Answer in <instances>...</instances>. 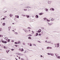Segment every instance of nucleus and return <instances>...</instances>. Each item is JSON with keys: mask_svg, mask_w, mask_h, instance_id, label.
Instances as JSON below:
<instances>
[{"mask_svg": "<svg viewBox=\"0 0 60 60\" xmlns=\"http://www.w3.org/2000/svg\"><path fill=\"white\" fill-rule=\"evenodd\" d=\"M15 44H17V42H15Z\"/></svg>", "mask_w": 60, "mask_h": 60, "instance_id": "nucleus-44", "label": "nucleus"}, {"mask_svg": "<svg viewBox=\"0 0 60 60\" xmlns=\"http://www.w3.org/2000/svg\"><path fill=\"white\" fill-rule=\"evenodd\" d=\"M26 8H31V7H26Z\"/></svg>", "mask_w": 60, "mask_h": 60, "instance_id": "nucleus-31", "label": "nucleus"}, {"mask_svg": "<svg viewBox=\"0 0 60 60\" xmlns=\"http://www.w3.org/2000/svg\"><path fill=\"white\" fill-rule=\"evenodd\" d=\"M30 46H32V44H31L30 45Z\"/></svg>", "mask_w": 60, "mask_h": 60, "instance_id": "nucleus-57", "label": "nucleus"}, {"mask_svg": "<svg viewBox=\"0 0 60 60\" xmlns=\"http://www.w3.org/2000/svg\"><path fill=\"white\" fill-rule=\"evenodd\" d=\"M15 34L16 35L18 34V33L17 32H15Z\"/></svg>", "mask_w": 60, "mask_h": 60, "instance_id": "nucleus-17", "label": "nucleus"}, {"mask_svg": "<svg viewBox=\"0 0 60 60\" xmlns=\"http://www.w3.org/2000/svg\"><path fill=\"white\" fill-rule=\"evenodd\" d=\"M15 46L16 47H17V45H15Z\"/></svg>", "mask_w": 60, "mask_h": 60, "instance_id": "nucleus-52", "label": "nucleus"}, {"mask_svg": "<svg viewBox=\"0 0 60 60\" xmlns=\"http://www.w3.org/2000/svg\"><path fill=\"white\" fill-rule=\"evenodd\" d=\"M11 17L12 16H13V15H12V14H10L9 15Z\"/></svg>", "mask_w": 60, "mask_h": 60, "instance_id": "nucleus-16", "label": "nucleus"}, {"mask_svg": "<svg viewBox=\"0 0 60 60\" xmlns=\"http://www.w3.org/2000/svg\"><path fill=\"white\" fill-rule=\"evenodd\" d=\"M40 57H43V56H42V55L40 56Z\"/></svg>", "mask_w": 60, "mask_h": 60, "instance_id": "nucleus-46", "label": "nucleus"}, {"mask_svg": "<svg viewBox=\"0 0 60 60\" xmlns=\"http://www.w3.org/2000/svg\"><path fill=\"white\" fill-rule=\"evenodd\" d=\"M1 31H2V28H0V32H1Z\"/></svg>", "mask_w": 60, "mask_h": 60, "instance_id": "nucleus-19", "label": "nucleus"}, {"mask_svg": "<svg viewBox=\"0 0 60 60\" xmlns=\"http://www.w3.org/2000/svg\"><path fill=\"white\" fill-rule=\"evenodd\" d=\"M3 47L4 48V49H5V48H6V47H5V46H4V45H3Z\"/></svg>", "mask_w": 60, "mask_h": 60, "instance_id": "nucleus-18", "label": "nucleus"}, {"mask_svg": "<svg viewBox=\"0 0 60 60\" xmlns=\"http://www.w3.org/2000/svg\"><path fill=\"white\" fill-rule=\"evenodd\" d=\"M9 52V51H8L7 52V53H8V52Z\"/></svg>", "mask_w": 60, "mask_h": 60, "instance_id": "nucleus-56", "label": "nucleus"}, {"mask_svg": "<svg viewBox=\"0 0 60 60\" xmlns=\"http://www.w3.org/2000/svg\"><path fill=\"white\" fill-rule=\"evenodd\" d=\"M45 43H48V41L47 40H46L45 41Z\"/></svg>", "mask_w": 60, "mask_h": 60, "instance_id": "nucleus-25", "label": "nucleus"}, {"mask_svg": "<svg viewBox=\"0 0 60 60\" xmlns=\"http://www.w3.org/2000/svg\"><path fill=\"white\" fill-rule=\"evenodd\" d=\"M45 20L46 21H48V22H50V20H49L48 19H47L46 18V19H45Z\"/></svg>", "mask_w": 60, "mask_h": 60, "instance_id": "nucleus-5", "label": "nucleus"}, {"mask_svg": "<svg viewBox=\"0 0 60 60\" xmlns=\"http://www.w3.org/2000/svg\"><path fill=\"white\" fill-rule=\"evenodd\" d=\"M23 30H24V32L26 33H27V31L26 30H25L24 29H23Z\"/></svg>", "mask_w": 60, "mask_h": 60, "instance_id": "nucleus-12", "label": "nucleus"}, {"mask_svg": "<svg viewBox=\"0 0 60 60\" xmlns=\"http://www.w3.org/2000/svg\"><path fill=\"white\" fill-rule=\"evenodd\" d=\"M3 20H4L5 19V18H3Z\"/></svg>", "mask_w": 60, "mask_h": 60, "instance_id": "nucleus-48", "label": "nucleus"}, {"mask_svg": "<svg viewBox=\"0 0 60 60\" xmlns=\"http://www.w3.org/2000/svg\"><path fill=\"white\" fill-rule=\"evenodd\" d=\"M50 23L51 24V25H52V24H53V23Z\"/></svg>", "mask_w": 60, "mask_h": 60, "instance_id": "nucleus-49", "label": "nucleus"}, {"mask_svg": "<svg viewBox=\"0 0 60 60\" xmlns=\"http://www.w3.org/2000/svg\"><path fill=\"white\" fill-rule=\"evenodd\" d=\"M15 17H16V18H18V19L19 18V15H16Z\"/></svg>", "mask_w": 60, "mask_h": 60, "instance_id": "nucleus-10", "label": "nucleus"}, {"mask_svg": "<svg viewBox=\"0 0 60 60\" xmlns=\"http://www.w3.org/2000/svg\"><path fill=\"white\" fill-rule=\"evenodd\" d=\"M1 20H3V18L1 19Z\"/></svg>", "mask_w": 60, "mask_h": 60, "instance_id": "nucleus-59", "label": "nucleus"}, {"mask_svg": "<svg viewBox=\"0 0 60 60\" xmlns=\"http://www.w3.org/2000/svg\"><path fill=\"white\" fill-rule=\"evenodd\" d=\"M19 59H20V57H19Z\"/></svg>", "mask_w": 60, "mask_h": 60, "instance_id": "nucleus-55", "label": "nucleus"}, {"mask_svg": "<svg viewBox=\"0 0 60 60\" xmlns=\"http://www.w3.org/2000/svg\"><path fill=\"white\" fill-rule=\"evenodd\" d=\"M27 29H31V28H30V27H28L27 28Z\"/></svg>", "mask_w": 60, "mask_h": 60, "instance_id": "nucleus-37", "label": "nucleus"}, {"mask_svg": "<svg viewBox=\"0 0 60 60\" xmlns=\"http://www.w3.org/2000/svg\"><path fill=\"white\" fill-rule=\"evenodd\" d=\"M42 13H40L39 14V15H42Z\"/></svg>", "mask_w": 60, "mask_h": 60, "instance_id": "nucleus-33", "label": "nucleus"}, {"mask_svg": "<svg viewBox=\"0 0 60 60\" xmlns=\"http://www.w3.org/2000/svg\"><path fill=\"white\" fill-rule=\"evenodd\" d=\"M12 31H14V32H15V31H14V30H12Z\"/></svg>", "mask_w": 60, "mask_h": 60, "instance_id": "nucleus-61", "label": "nucleus"}, {"mask_svg": "<svg viewBox=\"0 0 60 60\" xmlns=\"http://www.w3.org/2000/svg\"><path fill=\"white\" fill-rule=\"evenodd\" d=\"M51 41H48V43H51Z\"/></svg>", "mask_w": 60, "mask_h": 60, "instance_id": "nucleus-22", "label": "nucleus"}, {"mask_svg": "<svg viewBox=\"0 0 60 60\" xmlns=\"http://www.w3.org/2000/svg\"><path fill=\"white\" fill-rule=\"evenodd\" d=\"M50 55H51V56H53V53H51Z\"/></svg>", "mask_w": 60, "mask_h": 60, "instance_id": "nucleus-32", "label": "nucleus"}, {"mask_svg": "<svg viewBox=\"0 0 60 60\" xmlns=\"http://www.w3.org/2000/svg\"><path fill=\"white\" fill-rule=\"evenodd\" d=\"M45 11H48V9H47V8H45Z\"/></svg>", "mask_w": 60, "mask_h": 60, "instance_id": "nucleus-15", "label": "nucleus"}, {"mask_svg": "<svg viewBox=\"0 0 60 60\" xmlns=\"http://www.w3.org/2000/svg\"><path fill=\"white\" fill-rule=\"evenodd\" d=\"M20 55H23L22 54H21V53H20Z\"/></svg>", "mask_w": 60, "mask_h": 60, "instance_id": "nucleus-41", "label": "nucleus"}, {"mask_svg": "<svg viewBox=\"0 0 60 60\" xmlns=\"http://www.w3.org/2000/svg\"><path fill=\"white\" fill-rule=\"evenodd\" d=\"M42 29H44V27H42L41 28Z\"/></svg>", "mask_w": 60, "mask_h": 60, "instance_id": "nucleus-40", "label": "nucleus"}, {"mask_svg": "<svg viewBox=\"0 0 60 60\" xmlns=\"http://www.w3.org/2000/svg\"><path fill=\"white\" fill-rule=\"evenodd\" d=\"M38 33H36V35H35V36H38Z\"/></svg>", "mask_w": 60, "mask_h": 60, "instance_id": "nucleus-21", "label": "nucleus"}, {"mask_svg": "<svg viewBox=\"0 0 60 60\" xmlns=\"http://www.w3.org/2000/svg\"><path fill=\"white\" fill-rule=\"evenodd\" d=\"M4 39H5V40H7V39H8V38L6 37L4 38Z\"/></svg>", "mask_w": 60, "mask_h": 60, "instance_id": "nucleus-26", "label": "nucleus"}, {"mask_svg": "<svg viewBox=\"0 0 60 60\" xmlns=\"http://www.w3.org/2000/svg\"><path fill=\"white\" fill-rule=\"evenodd\" d=\"M59 47V43H58L57 44V48Z\"/></svg>", "mask_w": 60, "mask_h": 60, "instance_id": "nucleus-6", "label": "nucleus"}, {"mask_svg": "<svg viewBox=\"0 0 60 60\" xmlns=\"http://www.w3.org/2000/svg\"><path fill=\"white\" fill-rule=\"evenodd\" d=\"M50 10L52 11H55V9L54 8H51Z\"/></svg>", "mask_w": 60, "mask_h": 60, "instance_id": "nucleus-1", "label": "nucleus"}, {"mask_svg": "<svg viewBox=\"0 0 60 60\" xmlns=\"http://www.w3.org/2000/svg\"><path fill=\"white\" fill-rule=\"evenodd\" d=\"M13 24H14V23H13Z\"/></svg>", "mask_w": 60, "mask_h": 60, "instance_id": "nucleus-64", "label": "nucleus"}, {"mask_svg": "<svg viewBox=\"0 0 60 60\" xmlns=\"http://www.w3.org/2000/svg\"><path fill=\"white\" fill-rule=\"evenodd\" d=\"M24 11H27V9H26V7H25L24 8Z\"/></svg>", "mask_w": 60, "mask_h": 60, "instance_id": "nucleus-2", "label": "nucleus"}, {"mask_svg": "<svg viewBox=\"0 0 60 60\" xmlns=\"http://www.w3.org/2000/svg\"><path fill=\"white\" fill-rule=\"evenodd\" d=\"M35 18H39V16H38V15H36Z\"/></svg>", "mask_w": 60, "mask_h": 60, "instance_id": "nucleus-13", "label": "nucleus"}, {"mask_svg": "<svg viewBox=\"0 0 60 60\" xmlns=\"http://www.w3.org/2000/svg\"><path fill=\"white\" fill-rule=\"evenodd\" d=\"M15 59L16 60H18L17 59H16V58H15Z\"/></svg>", "mask_w": 60, "mask_h": 60, "instance_id": "nucleus-62", "label": "nucleus"}, {"mask_svg": "<svg viewBox=\"0 0 60 60\" xmlns=\"http://www.w3.org/2000/svg\"><path fill=\"white\" fill-rule=\"evenodd\" d=\"M28 39H31V37H28Z\"/></svg>", "mask_w": 60, "mask_h": 60, "instance_id": "nucleus-29", "label": "nucleus"}, {"mask_svg": "<svg viewBox=\"0 0 60 60\" xmlns=\"http://www.w3.org/2000/svg\"><path fill=\"white\" fill-rule=\"evenodd\" d=\"M11 26H9L8 27V30H10V29H11Z\"/></svg>", "mask_w": 60, "mask_h": 60, "instance_id": "nucleus-20", "label": "nucleus"}, {"mask_svg": "<svg viewBox=\"0 0 60 60\" xmlns=\"http://www.w3.org/2000/svg\"><path fill=\"white\" fill-rule=\"evenodd\" d=\"M11 42H14V40H12L11 41Z\"/></svg>", "mask_w": 60, "mask_h": 60, "instance_id": "nucleus-42", "label": "nucleus"}, {"mask_svg": "<svg viewBox=\"0 0 60 60\" xmlns=\"http://www.w3.org/2000/svg\"><path fill=\"white\" fill-rule=\"evenodd\" d=\"M19 50H21V49L20 48L19 49Z\"/></svg>", "mask_w": 60, "mask_h": 60, "instance_id": "nucleus-47", "label": "nucleus"}, {"mask_svg": "<svg viewBox=\"0 0 60 60\" xmlns=\"http://www.w3.org/2000/svg\"><path fill=\"white\" fill-rule=\"evenodd\" d=\"M0 46H1V45L0 44Z\"/></svg>", "mask_w": 60, "mask_h": 60, "instance_id": "nucleus-63", "label": "nucleus"}, {"mask_svg": "<svg viewBox=\"0 0 60 60\" xmlns=\"http://www.w3.org/2000/svg\"><path fill=\"white\" fill-rule=\"evenodd\" d=\"M50 19L51 21H53V20H55V19L52 18L51 19V18H50L49 19Z\"/></svg>", "mask_w": 60, "mask_h": 60, "instance_id": "nucleus-3", "label": "nucleus"}, {"mask_svg": "<svg viewBox=\"0 0 60 60\" xmlns=\"http://www.w3.org/2000/svg\"><path fill=\"white\" fill-rule=\"evenodd\" d=\"M39 36H41V34H39Z\"/></svg>", "mask_w": 60, "mask_h": 60, "instance_id": "nucleus-51", "label": "nucleus"}, {"mask_svg": "<svg viewBox=\"0 0 60 60\" xmlns=\"http://www.w3.org/2000/svg\"><path fill=\"white\" fill-rule=\"evenodd\" d=\"M5 23H4L2 24V25L3 26H5Z\"/></svg>", "mask_w": 60, "mask_h": 60, "instance_id": "nucleus-8", "label": "nucleus"}, {"mask_svg": "<svg viewBox=\"0 0 60 60\" xmlns=\"http://www.w3.org/2000/svg\"><path fill=\"white\" fill-rule=\"evenodd\" d=\"M22 16H24V17H25V16L26 15H23Z\"/></svg>", "mask_w": 60, "mask_h": 60, "instance_id": "nucleus-45", "label": "nucleus"}, {"mask_svg": "<svg viewBox=\"0 0 60 60\" xmlns=\"http://www.w3.org/2000/svg\"><path fill=\"white\" fill-rule=\"evenodd\" d=\"M24 50L23 49H21V51L22 52L23 51H24Z\"/></svg>", "mask_w": 60, "mask_h": 60, "instance_id": "nucleus-24", "label": "nucleus"}, {"mask_svg": "<svg viewBox=\"0 0 60 60\" xmlns=\"http://www.w3.org/2000/svg\"><path fill=\"white\" fill-rule=\"evenodd\" d=\"M41 30L40 29L38 31V33H40V32H41Z\"/></svg>", "mask_w": 60, "mask_h": 60, "instance_id": "nucleus-11", "label": "nucleus"}, {"mask_svg": "<svg viewBox=\"0 0 60 60\" xmlns=\"http://www.w3.org/2000/svg\"><path fill=\"white\" fill-rule=\"evenodd\" d=\"M50 54H51V53H48V55H50Z\"/></svg>", "mask_w": 60, "mask_h": 60, "instance_id": "nucleus-35", "label": "nucleus"}, {"mask_svg": "<svg viewBox=\"0 0 60 60\" xmlns=\"http://www.w3.org/2000/svg\"><path fill=\"white\" fill-rule=\"evenodd\" d=\"M49 49H52V47H49Z\"/></svg>", "mask_w": 60, "mask_h": 60, "instance_id": "nucleus-38", "label": "nucleus"}, {"mask_svg": "<svg viewBox=\"0 0 60 60\" xmlns=\"http://www.w3.org/2000/svg\"><path fill=\"white\" fill-rule=\"evenodd\" d=\"M1 36H2V35H0V37H1Z\"/></svg>", "mask_w": 60, "mask_h": 60, "instance_id": "nucleus-54", "label": "nucleus"}, {"mask_svg": "<svg viewBox=\"0 0 60 60\" xmlns=\"http://www.w3.org/2000/svg\"><path fill=\"white\" fill-rule=\"evenodd\" d=\"M57 58L58 59H60V56H58L57 57Z\"/></svg>", "mask_w": 60, "mask_h": 60, "instance_id": "nucleus-27", "label": "nucleus"}, {"mask_svg": "<svg viewBox=\"0 0 60 60\" xmlns=\"http://www.w3.org/2000/svg\"><path fill=\"white\" fill-rule=\"evenodd\" d=\"M10 39H8V42H10Z\"/></svg>", "mask_w": 60, "mask_h": 60, "instance_id": "nucleus-39", "label": "nucleus"}, {"mask_svg": "<svg viewBox=\"0 0 60 60\" xmlns=\"http://www.w3.org/2000/svg\"><path fill=\"white\" fill-rule=\"evenodd\" d=\"M6 17H7V16H4V18H6Z\"/></svg>", "mask_w": 60, "mask_h": 60, "instance_id": "nucleus-50", "label": "nucleus"}, {"mask_svg": "<svg viewBox=\"0 0 60 60\" xmlns=\"http://www.w3.org/2000/svg\"><path fill=\"white\" fill-rule=\"evenodd\" d=\"M47 49H49V47H47V48H46Z\"/></svg>", "mask_w": 60, "mask_h": 60, "instance_id": "nucleus-28", "label": "nucleus"}, {"mask_svg": "<svg viewBox=\"0 0 60 60\" xmlns=\"http://www.w3.org/2000/svg\"><path fill=\"white\" fill-rule=\"evenodd\" d=\"M28 36H32V35L31 34H29L28 35Z\"/></svg>", "mask_w": 60, "mask_h": 60, "instance_id": "nucleus-23", "label": "nucleus"}, {"mask_svg": "<svg viewBox=\"0 0 60 60\" xmlns=\"http://www.w3.org/2000/svg\"><path fill=\"white\" fill-rule=\"evenodd\" d=\"M2 42H3V43H7V42L6 41H2Z\"/></svg>", "mask_w": 60, "mask_h": 60, "instance_id": "nucleus-7", "label": "nucleus"}, {"mask_svg": "<svg viewBox=\"0 0 60 60\" xmlns=\"http://www.w3.org/2000/svg\"><path fill=\"white\" fill-rule=\"evenodd\" d=\"M59 55L57 53H56L55 54V56H56V57H57Z\"/></svg>", "mask_w": 60, "mask_h": 60, "instance_id": "nucleus-9", "label": "nucleus"}, {"mask_svg": "<svg viewBox=\"0 0 60 60\" xmlns=\"http://www.w3.org/2000/svg\"><path fill=\"white\" fill-rule=\"evenodd\" d=\"M48 4H51V1H48Z\"/></svg>", "mask_w": 60, "mask_h": 60, "instance_id": "nucleus-4", "label": "nucleus"}, {"mask_svg": "<svg viewBox=\"0 0 60 60\" xmlns=\"http://www.w3.org/2000/svg\"><path fill=\"white\" fill-rule=\"evenodd\" d=\"M11 50L12 51H13L14 50V49H11Z\"/></svg>", "mask_w": 60, "mask_h": 60, "instance_id": "nucleus-30", "label": "nucleus"}, {"mask_svg": "<svg viewBox=\"0 0 60 60\" xmlns=\"http://www.w3.org/2000/svg\"><path fill=\"white\" fill-rule=\"evenodd\" d=\"M32 33H34V31H32Z\"/></svg>", "mask_w": 60, "mask_h": 60, "instance_id": "nucleus-53", "label": "nucleus"}, {"mask_svg": "<svg viewBox=\"0 0 60 60\" xmlns=\"http://www.w3.org/2000/svg\"><path fill=\"white\" fill-rule=\"evenodd\" d=\"M26 17L27 18H29V16L28 15H26Z\"/></svg>", "mask_w": 60, "mask_h": 60, "instance_id": "nucleus-14", "label": "nucleus"}, {"mask_svg": "<svg viewBox=\"0 0 60 60\" xmlns=\"http://www.w3.org/2000/svg\"><path fill=\"white\" fill-rule=\"evenodd\" d=\"M48 23L49 24V25L50 26V25H51V24L50 23Z\"/></svg>", "mask_w": 60, "mask_h": 60, "instance_id": "nucleus-36", "label": "nucleus"}, {"mask_svg": "<svg viewBox=\"0 0 60 60\" xmlns=\"http://www.w3.org/2000/svg\"><path fill=\"white\" fill-rule=\"evenodd\" d=\"M46 19V18H43V19H44V20H45Z\"/></svg>", "mask_w": 60, "mask_h": 60, "instance_id": "nucleus-43", "label": "nucleus"}, {"mask_svg": "<svg viewBox=\"0 0 60 60\" xmlns=\"http://www.w3.org/2000/svg\"><path fill=\"white\" fill-rule=\"evenodd\" d=\"M46 39H48V37L46 38Z\"/></svg>", "mask_w": 60, "mask_h": 60, "instance_id": "nucleus-58", "label": "nucleus"}, {"mask_svg": "<svg viewBox=\"0 0 60 60\" xmlns=\"http://www.w3.org/2000/svg\"><path fill=\"white\" fill-rule=\"evenodd\" d=\"M33 45H34V46H36V45H35V44H34Z\"/></svg>", "mask_w": 60, "mask_h": 60, "instance_id": "nucleus-34", "label": "nucleus"}, {"mask_svg": "<svg viewBox=\"0 0 60 60\" xmlns=\"http://www.w3.org/2000/svg\"><path fill=\"white\" fill-rule=\"evenodd\" d=\"M29 30V32H30V30Z\"/></svg>", "mask_w": 60, "mask_h": 60, "instance_id": "nucleus-60", "label": "nucleus"}]
</instances>
